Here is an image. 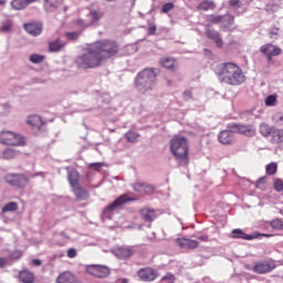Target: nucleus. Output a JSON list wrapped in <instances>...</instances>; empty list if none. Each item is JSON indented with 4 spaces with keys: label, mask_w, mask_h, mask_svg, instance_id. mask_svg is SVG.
Masks as SVG:
<instances>
[{
    "label": "nucleus",
    "mask_w": 283,
    "mask_h": 283,
    "mask_svg": "<svg viewBox=\"0 0 283 283\" xmlns=\"http://www.w3.org/2000/svg\"><path fill=\"white\" fill-rule=\"evenodd\" d=\"M216 74L227 85H242L247 81V76L242 72V69L235 63L227 62L222 63L217 67Z\"/></svg>",
    "instance_id": "nucleus-1"
},
{
    "label": "nucleus",
    "mask_w": 283,
    "mask_h": 283,
    "mask_svg": "<svg viewBox=\"0 0 283 283\" xmlns=\"http://www.w3.org/2000/svg\"><path fill=\"white\" fill-rule=\"evenodd\" d=\"M75 63L81 70H94L95 67H101L104 62L98 50L92 43L82 55L76 57Z\"/></svg>",
    "instance_id": "nucleus-2"
},
{
    "label": "nucleus",
    "mask_w": 283,
    "mask_h": 283,
    "mask_svg": "<svg viewBox=\"0 0 283 283\" xmlns=\"http://www.w3.org/2000/svg\"><path fill=\"white\" fill-rule=\"evenodd\" d=\"M170 151L180 161V165H189V140L187 137L175 135L170 140Z\"/></svg>",
    "instance_id": "nucleus-3"
},
{
    "label": "nucleus",
    "mask_w": 283,
    "mask_h": 283,
    "mask_svg": "<svg viewBox=\"0 0 283 283\" xmlns=\"http://www.w3.org/2000/svg\"><path fill=\"white\" fill-rule=\"evenodd\" d=\"M93 45H95V48L104 63L108 59L116 56V54H118V52L120 50V48L118 46V43L113 40L97 41V42H94Z\"/></svg>",
    "instance_id": "nucleus-4"
},
{
    "label": "nucleus",
    "mask_w": 283,
    "mask_h": 283,
    "mask_svg": "<svg viewBox=\"0 0 283 283\" xmlns=\"http://www.w3.org/2000/svg\"><path fill=\"white\" fill-rule=\"evenodd\" d=\"M136 87L139 92H149V90H154L156 85V71L154 69H145L142 71L135 81Z\"/></svg>",
    "instance_id": "nucleus-5"
},
{
    "label": "nucleus",
    "mask_w": 283,
    "mask_h": 283,
    "mask_svg": "<svg viewBox=\"0 0 283 283\" xmlns=\"http://www.w3.org/2000/svg\"><path fill=\"white\" fill-rule=\"evenodd\" d=\"M0 143L2 145L21 146L25 145V137L10 130H3L0 133Z\"/></svg>",
    "instance_id": "nucleus-6"
},
{
    "label": "nucleus",
    "mask_w": 283,
    "mask_h": 283,
    "mask_svg": "<svg viewBox=\"0 0 283 283\" xmlns=\"http://www.w3.org/2000/svg\"><path fill=\"white\" fill-rule=\"evenodd\" d=\"M275 269H277V264L273 259L256 262L252 268L253 272L258 273L259 275H264V273H271V271H275Z\"/></svg>",
    "instance_id": "nucleus-7"
},
{
    "label": "nucleus",
    "mask_w": 283,
    "mask_h": 283,
    "mask_svg": "<svg viewBox=\"0 0 283 283\" xmlns=\"http://www.w3.org/2000/svg\"><path fill=\"white\" fill-rule=\"evenodd\" d=\"M6 182H8V185H11V187H18V189H23V187H28L30 178L25 175L11 174L6 176Z\"/></svg>",
    "instance_id": "nucleus-8"
},
{
    "label": "nucleus",
    "mask_w": 283,
    "mask_h": 283,
    "mask_svg": "<svg viewBox=\"0 0 283 283\" xmlns=\"http://www.w3.org/2000/svg\"><path fill=\"white\" fill-rule=\"evenodd\" d=\"M137 275L142 282H156L160 274L158 273V270L147 266L138 270Z\"/></svg>",
    "instance_id": "nucleus-9"
},
{
    "label": "nucleus",
    "mask_w": 283,
    "mask_h": 283,
    "mask_svg": "<svg viewBox=\"0 0 283 283\" xmlns=\"http://www.w3.org/2000/svg\"><path fill=\"white\" fill-rule=\"evenodd\" d=\"M136 198L129 197V195L124 193L118 197L113 203L105 208V211L112 213V211H116V209H123L124 205L127 202H135Z\"/></svg>",
    "instance_id": "nucleus-10"
},
{
    "label": "nucleus",
    "mask_w": 283,
    "mask_h": 283,
    "mask_svg": "<svg viewBox=\"0 0 283 283\" xmlns=\"http://www.w3.org/2000/svg\"><path fill=\"white\" fill-rule=\"evenodd\" d=\"M260 52L265 54L268 61L271 62L273 61V56H280V54H282V49H280V46H275L274 44L266 43L260 48Z\"/></svg>",
    "instance_id": "nucleus-11"
},
{
    "label": "nucleus",
    "mask_w": 283,
    "mask_h": 283,
    "mask_svg": "<svg viewBox=\"0 0 283 283\" xmlns=\"http://www.w3.org/2000/svg\"><path fill=\"white\" fill-rule=\"evenodd\" d=\"M87 273L94 277L103 279L109 276L111 270L105 265H88Z\"/></svg>",
    "instance_id": "nucleus-12"
},
{
    "label": "nucleus",
    "mask_w": 283,
    "mask_h": 283,
    "mask_svg": "<svg viewBox=\"0 0 283 283\" xmlns=\"http://www.w3.org/2000/svg\"><path fill=\"white\" fill-rule=\"evenodd\" d=\"M134 253H136L134 247H119L115 249V255L118 260H129Z\"/></svg>",
    "instance_id": "nucleus-13"
},
{
    "label": "nucleus",
    "mask_w": 283,
    "mask_h": 283,
    "mask_svg": "<svg viewBox=\"0 0 283 283\" xmlns=\"http://www.w3.org/2000/svg\"><path fill=\"white\" fill-rule=\"evenodd\" d=\"M176 244L179 245V249L188 250L198 249V247H200V242H198L197 240L185 238L176 239Z\"/></svg>",
    "instance_id": "nucleus-14"
},
{
    "label": "nucleus",
    "mask_w": 283,
    "mask_h": 283,
    "mask_svg": "<svg viewBox=\"0 0 283 283\" xmlns=\"http://www.w3.org/2000/svg\"><path fill=\"white\" fill-rule=\"evenodd\" d=\"M218 138L221 145H233L235 143V135L231 130H221Z\"/></svg>",
    "instance_id": "nucleus-15"
},
{
    "label": "nucleus",
    "mask_w": 283,
    "mask_h": 283,
    "mask_svg": "<svg viewBox=\"0 0 283 283\" xmlns=\"http://www.w3.org/2000/svg\"><path fill=\"white\" fill-rule=\"evenodd\" d=\"M205 34L207 39H210L216 43L217 48H223L224 42L222 41V35H220V32L212 29H207Z\"/></svg>",
    "instance_id": "nucleus-16"
},
{
    "label": "nucleus",
    "mask_w": 283,
    "mask_h": 283,
    "mask_svg": "<svg viewBox=\"0 0 283 283\" xmlns=\"http://www.w3.org/2000/svg\"><path fill=\"white\" fill-rule=\"evenodd\" d=\"M134 190L142 196H147L154 193L156 188L148 184L137 182L134 185Z\"/></svg>",
    "instance_id": "nucleus-17"
},
{
    "label": "nucleus",
    "mask_w": 283,
    "mask_h": 283,
    "mask_svg": "<svg viewBox=\"0 0 283 283\" xmlns=\"http://www.w3.org/2000/svg\"><path fill=\"white\" fill-rule=\"evenodd\" d=\"M232 127L234 132L243 136H255V129L251 125L234 124Z\"/></svg>",
    "instance_id": "nucleus-18"
},
{
    "label": "nucleus",
    "mask_w": 283,
    "mask_h": 283,
    "mask_svg": "<svg viewBox=\"0 0 283 283\" xmlns=\"http://www.w3.org/2000/svg\"><path fill=\"white\" fill-rule=\"evenodd\" d=\"M56 283H82L72 272H63L56 279Z\"/></svg>",
    "instance_id": "nucleus-19"
},
{
    "label": "nucleus",
    "mask_w": 283,
    "mask_h": 283,
    "mask_svg": "<svg viewBox=\"0 0 283 283\" xmlns=\"http://www.w3.org/2000/svg\"><path fill=\"white\" fill-rule=\"evenodd\" d=\"M24 30L28 32V34H31L32 36H39V34L43 32V24H39L34 22L25 23Z\"/></svg>",
    "instance_id": "nucleus-20"
},
{
    "label": "nucleus",
    "mask_w": 283,
    "mask_h": 283,
    "mask_svg": "<svg viewBox=\"0 0 283 283\" xmlns=\"http://www.w3.org/2000/svg\"><path fill=\"white\" fill-rule=\"evenodd\" d=\"M139 213L145 222H154L155 218H158L156 209L151 208H144L139 211Z\"/></svg>",
    "instance_id": "nucleus-21"
},
{
    "label": "nucleus",
    "mask_w": 283,
    "mask_h": 283,
    "mask_svg": "<svg viewBox=\"0 0 283 283\" xmlns=\"http://www.w3.org/2000/svg\"><path fill=\"white\" fill-rule=\"evenodd\" d=\"M19 281L22 283H34L36 277L30 270H22L19 273Z\"/></svg>",
    "instance_id": "nucleus-22"
},
{
    "label": "nucleus",
    "mask_w": 283,
    "mask_h": 283,
    "mask_svg": "<svg viewBox=\"0 0 283 283\" xmlns=\"http://www.w3.org/2000/svg\"><path fill=\"white\" fill-rule=\"evenodd\" d=\"M73 193L78 202L90 198V192L81 186H75V188H73Z\"/></svg>",
    "instance_id": "nucleus-23"
},
{
    "label": "nucleus",
    "mask_w": 283,
    "mask_h": 283,
    "mask_svg": "<svg viewBox=\"0 0 283 283\" xmlns=\"http://www.w3.org/2000/svg\"><path fill=\"white\" fill-rule=\"evenodd\" d=\"M160 66L165 67L166 70H171L172 72H176V70H178L176 59L174 57H163L160 60Z\"/></svg>",
    "instance_id": "nucleus-24"
},
{
    "label": "nucleus",
    "mask_w": 283,
    "mask_h": 283,
    "mask_svg": "<svg viewBox=\"0 0 283 283\" xmlns=\"http://www.w3.org/2000/svg\"><path fill=\"white\" fill-rule=\"evenodd\" d=\"M62 4L63 0H44V10H46V12H54V10Z\"/></svg>",
    "instance_id": "nucleus-25"
},
{
    "label": "nucleus",
    "mask_w": 283,
    "mask_h": 283,
    "mask_svg": "<svg viewBox=\"0 0 283 283\" xmlns=\"http://www.w3.org/2000/svg\"><path fill=\"white\" fill-rule=\"evenodd\" d=\"M28 123L33 129H41V127H43V119L39 115L29 116Z\"/></svg>",
    "instance_id": "nucleus-26"
},
{
    "label": "nucleus",
    "mask_w": 283,
    "mask_h": 283,
    "mask_svg": "<svg viewBox=\"0 0 283 283\" xmlns=\"http://www.w3.org/2000/svg\"><path fill=\"white\" fill-rule=\"evenodd\" d=\"M69 182L72 187V189H74L75 187L81 186L78 182L81 180V175L78 174V171L72 170L69 172Z\"/></svg>",
    "instance_id": "nucleus-27"
},
{
    "label": "nucleus",
    "mask_w": 283,
    "mask_h": 283,
    "mask_svg": "<svg viewBox=\"0 0 283 283\" xmlns=\"http://www.w3.org/2000/svg\"><path fill=\"white\" fill-rule=\"evenodd\" d=\"M232 238L233 240H253V235L251 234H247L244 231H242V229H234L232 230Z\"/></svg>",
    "instance_id": "nucleus-28"
},
{
    "label": "nucleus",
    "mask_w": 283,
    "mask_h": 283,
    "mask_svg": "<svg viewBox=\"0 0 283 283\" xmlns=\"http://www.w3.org/2000/svg\"><path fill=\"white\" fill-rule=\"evenodd\" d=\"M272 145H280L283 143V129L274 128L272 136H271Z\"/></svg>",
    "instance_id": "nucleus-29"
},
{
    "label": "nucleus",
    "mask_w": 283,
    "mask_h": 283,
    "mask_svg": "<svg viewBox=\"0 0 283 283\" xmlns=\"http://www.w3.org/2000/svg\"><path fill=\"white\" fill-rule=\"evenodd\" d=\"M65 45H67L66 42H61V40L57 39L49 43V50L51 52H61Z\"/></svg>",
    "instance_id": "nucleus-30"
},
{
    "label": "nucleus",
    "mask_w": 283,
    "mask_h": 283,
    "mask_svg": "<svg viewBox=\"0 0 283 283\" xmlns=\"http://www.w3.org/2000/svg\"><path fill=\"white\" fill-rule=\"evenodd\" d=\"M275 127H272L271 125L266 123H262L260 125V134L264 136V138H269V136L273 135Z\"/></svg>",
    "instance_id": "nucleus-31"
},
{
    "label": "nucleus",
    "mask_w": 283,
    "mask_h": 283,
    "mask_svg": "<svg viewBox=\"0 0 283 283\" xmlns=\"http://www.w3.org/2000/svg\"><path fill=\"white\" fill-rule=\"evenodd\" d=\"M216 8V2L213 0H203L197 6L198 10H202L203 12H207L208 10H213Z\"/></svg>",
    "instance_id": "nucleus-32"
},
{
    "label": "nucleus",
    "mask_w": 283,
    "mask_h": 283,
    "mask_svg": "<svg viewBox=\"0 0 283 283\" xmlns=\"http://www.w3.org/2000/svg\"><path fill=\"white\" fill-rule=\"evenodd\" d=\"M19 210V203L11 201L4 205L2 213L14 212Z\"/></svg>",
    "instance_id": "nucleus-33"
},
{
    "label": "nucleus",
    "mask_w": 283,
    "mask_h": 283,
    "mask_svg": "<svg viewBox=\"0 0 283 283\" xmlns=\"http://www.w3.org/2000/svg\"><path fill=\"white\" fill-rule=\"evenodd\" d=\"M11 6L13 10H25L29 4L25 0H12Z\"/></svg>",
    "instance_id": "nucleus-34"
},
{
    "label": "nucleus",
    "mask_w": 283,
    "mask_h": 283,
    "mask_svg": "<svg viewBox=\"0 0 283 283\" xmlns=\"http://www.w3.org/2000/svg\"><path fill=\"white\" fill-rule=\"evenodd\" d=\"M18 154L19 153L17 150H14L12 148H7V149L3 150L2 156L6 160H12V158H17Z\"/></svg>",
    "instance_id": "nucleus-35"
},
{
    "label": "nucleus",
    "mask_w": 283,
    "mask_h": 283,
    "mask_svg": "<svg viewBox=\"0 0 283 283\" xmlns=\"http://www.w3.org/2000/svg\"><path fill=\"white\" fill-rule=\"evenodd\" d=\"M268 176H275L277 174V163H271L265 167Z\"/></svg>",
    "instance_id": "nucleus-36"
},
{
    "label": "nucleus",
    "mask_w": 283,
    "mask_h": 283,
    "mask_svg": "<svg viewBox=\"0 0 283 283\" xmlns=\"http://www.w3.org/2000/svg\"><path fill=\"white\" fill-rule=\"evenodd\" d=\"M223 19H224V15L210 14L207 17V21H209V23H214V24L222 23Z\"/></svg>",
    "instance_id": "nucleus-37"
},
{
    "label": "nucleus",
    "mask_w": 283,
    "mask_h": 283,
    "mask_svg": "<svg viewBox=\"0 0 283 283\" xmlns=\"http://www.w3.org/2000/svg\"><path fill=\"white\" fill-rule=\"evenodd\" d=\"M277 104V95H269L266 98H265V105L268 107H273Z\"/></svg>",
    "instance_id": "nucleus-38"
},
{
    "label": "nucleus",
    "mask_w": 283,
    "mask_h": 283,
    "mask_svg": "<svg viewBox=\"0 0 283 283\" xmlns=\"http://www.w3.org/2000/svg\"><path fill=\"white\" fill-rule=\"evenodd\" d=\"M272 229H276L277 231H283V221L281 219H274L270 222Z\"/></svg>",
    "instance_id": "nucleus-39"
},
{
    "label": "nucleus",
    "mask_w": 283,
    "mask_h": 283,
    "mask_svg": "<svg viewBox=\"0 0 283 283\" xmlns=\"http://www.w3.org/2000/svg\"><path fill=\"white\" fill-rule=\"evenodd\" d=\"M139 135L134 132H128L125 134V138L128 143H136L138 140Z\"/></svg>",
    "instance_id": "nucleus-40"
},
{
    "label": "nucleus",
    "mask_w": 283,
    "mask_h": 283,
    "mask_svg": "<svg viewBox=\"0 0 283 283\" xmlns=\"http://www.w3.org/2000/svg\"><path fill=\"white\" fill-rule=\"evenodd\" d=\"M31 63H43L45 61V56L40 54H32L30 55Z\"/></svg>",
    "instance_id": "nucleus-41"
},
{
    "label": "nucleus",
    "mask_w": 283,
    "mask_h": 283,
    "mask_svg": "<svg viewBox=\"0 0 283 283\" xmlns=\"http://www.w3.org/2000/svg\"><path fill=\"white\" fill-rule=\"evenodd\" d=\"M176 276L174 274H167L163 276L158 283H175Z\"/></svg>",
    "instance_id": "nucleus-42"
},
{
    "label": "nucleus",
    "mask_w": 283,
    "mask_h": 283,
    "mask_svg": "<svg viewBox=\"0 0 283 283\" xmlns=\"http://www.w3.org/2000/svg\"><path fill=\"white\" fill-rule=\"evenodd\" d=\"M65 36L69 41H76L81 36V32H67Z\"/></svg>",
    "instance_id": "nucleus-43"
},
{
    "label": "nucleus",
    "mask_w": 283,
    "mask_h": 283,
    "mask_svg": "<svg viewBox=\"0 0 283 283\" xmlns=\"http://www.w3.org/2000/svg\"><path fill=\"white\" fill-rule=\"evenodd\" d=\"M171 10H174V2H167L161 8V12L164 14H167L168 12H171Z\"/></svg>",
    "instance_id": "nucleus-44"
},
{
    "label": "nucleus",
    "mask_w": 283,
    "mask_h": 283,
    "mask_svg": "<svg viewBox=\"0 0 283 283\" xmlns=\"http://www.w3.org/2000/svg\"><path fill=\"white\" fill-rule=\"evenodd\" d=\"M274 189L275 191H283V180L282 179H275L274 180Z\"/></svg>",
    "instance_id": "nucleus-45"
},
{
    "label": "nucleus",
    "mask_w": 283,
    "mask_h": 283,
    "mask_svg": "<svg viewBox=\"0 0 283 283\" xmlns=\"http://www.w3.org/2000/svg\"><path fill=\"white\" fill-rule=\"evenodd\" d=\"M23 256V252L21 250H15L10 254L11 260H19Z\"/></svg>",
    "instance_id": "nucleus-46"
},
{
    "label": "nucleus",
    "mask_w": 283,
    "mask_h": 283,
    "mask_svg": "<svg viewBox=\"0 0 283 283\" xmlns=\"http://www.w3.org/2000/svg\"><path fill=\"white\" fill-rule=\"evenodd\" d=\"M92 21H98L103 14L101 12L93 10L91 11Z\"/></svg>",
    "instance_id": "nucleus-47"
},
{
    "label": "nucleus",
    "mask_w": 283,
    "mask_h": 283,
    "mask_svg": "<svg viewBox=\"0 0 283 283\" xmlns=\"http://www.w3.org/2000/svg\"><path fill=\"white\" fill-rule=\"evenodd\" d=\"M229 4L232 8H242V2L240 0H229Z\"/></svg>",
    "instance_id": "nucleus-48"
},
{
    "label": "nucleus",
    "mask_w": 283,
    "mask_h": 283,
    "mask_svg": "<svg viewBox=\"0 0 283 283\" xmlns=\"http://www.w3.org/2000/svg\"><path fill=\"white\" fill-rule=\"evenodd\" d=\"M88 167L91 169H95V171H98L103 167V163H93V164H90Z\"/></svg>",
    "instance_id": "nucleus-49"
},
{
    "label": "nucleus",
    "mask_w": 283,
    "mask_h": 283,
    "mask_svg": "<svg viewBox=\"0 0 283 283\" xmlns=\"http://www.w3.org/2000/svg\"><path fill=\"white\" fill-rule=\"evenodd\" d=\"M12 30V22H7L1 27V32H10Z\"/></svg>",
    "instance_id": "nucleus-50"
},
{
    "label": "nucleus",
    "mask_w": 283,
    "mask_h": 283,
    "mask_svg": "<svg viewBox=\"0 0 283 283\" xmlns=\"http://www.w3.org/2000/svg\"><path fill=\"white\" fill-rule=\"evenodd\" d=\"M156 30H157L156 24L150 23V24L148 25L147 33H148L149 35H154V34H156Z\"/></svg>",
    "instance_id": "nucleus-51"
},
{
    "label": "nucleus",
    "mask_w": 283,
    "mask_h": 283,
    "mask_svg": "<svg viewBox=\"0 0 283 283\" xmlns=\"http://www.w3.org/2000/svg\"><path fill=\"white\" fill-rule=\"evenodd\" d=\"M76 255H78V253L76 252V249H74V248H71V249H69V251H67V258H76Z\"/></svg>",
    "instance_id": "nucleus-52"
},
{
    "label": "nucleus",
    "mask_w": 283,
    "mask_h": 283,
    "mask_svg": "<svg viewBox=\"0 0 283 283\" xmlns=\"http://www.w3.org/2000/svg\"><path fill=\"white\" fill-rule=\"evenodd\" d=\"M273 120H275V123H282V120H283V114H282V113H276V114L273 116Z\"/></svg>",
    "instance_id": "nucleus-53"
},
{
    "label": "nucleus",
    "mask_w": 283,
    "mask_h": 283,
    "mask_svg": "<svg viewBox=\"0 0 283 283\" xmlns=\"http://www.w3.org/2000/svg\"><path fill=\"white\" fill-rule=\"evenodd\" d=\"M31 264L33 266H41V264H43V262L40 259H34L31 261Z\"/></svg>",
    "instance_id": "nucleus-54"
},
{
    "label": "nucleus",
    "mask_w": 283,
    "mask_h": 283,
    "mask_svg": "<svg viewBox=\"0 0 283 283\" xmlns=\"http://www.w3.org/2000/svg\"><path fill=\"white\" fill-rule=\"evenodd\" d=\"M198 240H200V242H209V235L207 234L199 235Z\"/></svg>",
    "instance_id": "nucleus-55"
},
{
    "label": "nucleus",
    "mask_w": 283,
    "mask_h": 283,
    "mask_svg": "<svg viewBox=\"0 0 283 283\" xmlns=\"http://www.w3.org/2000/svg\"><path fill=\"white\" fill-rule=\"evenodd\" d=\"M8 264V259L0 258V269H3Z\"/></svg>",
    "instance_id": "nucleus-56"
},
{
    "label": "nucleus",
    "mask_w": 283,
    "mask_h": 283,
    "mask_svg": "<svg viewBox=\"0 0 283 283\" xmlns=\"http://www.w3.org/2000/svg\"><path fill=\"white\" fill-rule=\"evenodd\" d=\"M184 96L185 98H191V92L189 91L184 92Z\"/></svg>",
    "instance_id": "nucleus-57"
},
{
    "label": "nucleus",
    "mask_w": 283,
    "mask_h": 283,
    "mask_svg": "<svg viewBox=\"0 0 283 283\" xmlns=\"http://www.w3.org/2000/svg\"><path fill=\"white\" fill-rule=\"evenodd\" d=\"M35 1H39V0H25V2L30 6L31 3H35Z\"/></svg>",
    "instance_id": "nucleus-58"
},
{
    "label": "nucleus",
    "mask_w": 283,
    "mask_h": 283,
    "mask_svg": "<svg viewBox=\"0 0 283 283\" xmlns=\"http://www.w3.org/2000/svg\"><path fill=\"white\" fill-rule=\"evenodd\" d=\"M264 238H273V234H262Z\"/></svg>",
    "instance_id": "nucleus-59"
},
{
    "label": "nucleus",
    "mask_w": 283,
    "mask_h": 283,
    "mask_svg": "<svg viewBox=\"0 0 283 283\" xmlns=\"http://www.w3.org/2000/svg\"><path fill=\"white\" fill-rule=\"evenodd\" d=\"M6 1L4 0H0V6H4Z\"/></svg>",
    "instance_id": "nucleus-60"
},
{
    "label": "nucleus",
    "mask_w": 283,
    "mask_h": 283,
    "mask_svg": "<svg viewBox=\"0 0 283 283\" xmlns=\"http://www.w3.org/2000/svg\"><path fill=\"white\" fill-rule=\"evenodd\" d=\"M280 214L283 216V208L280 209Z\"/></svg>",
    "instance_id": "nucleus-61"
},
{
    "label": "nucleus",
    "mask_w": 283,
    "mask_h": 283,
    "mask_svg": "<svg viewBox=\"0 0 283 283\" xmlns=\"http://www.w3.org/2000/svg\"><path fill=\"white\" fill-rule=\"evenodd\" d=\"M265 10H269V6L265 7Z\"/></svg>",
    "instance_id": "nucleus-62"
}]
</instances>
